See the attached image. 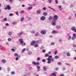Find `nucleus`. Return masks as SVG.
I'll list each match as a JSON object with an SVG mask.
<instances>
[{"label": "nucleus", "instance_id": "nucleus-1", "mask_svg": "<svg viewBox=\"0 0 76 76\" xmlns=\"http://www.w3.org/2000/svg\"><path fill=\"white\" fill-rule=\"evenodd\" d=\"M71 30L75 32H76V27L73 26L72 27Z\"/></svg>", "mask_w": 76, "mask_h": 76}, {"label": "nucleus", "instance_id": "nucleus-2", "mask_svg": "<svg viewBox=\"0 0 76 76\" xmlns=\"http://www.w3.org/2000/svg\"><path fill=\"white\" fill-rule=\"evenodd\" d=\"M58 16L56 15H55L53 18V19L54 20H57L58 19Z\"/></svg>", "mask_w": 76, "mask_h": 76}, {"label": "nucleus", "instance_id": "nucleus-3", "mask_svg": "<svg viewBox=\"0 0 76 76\" xmlns=\"http://www.w3.org/2000/svg\"><path fill=\"white\" fill-rule=\"evenodd\" d=\"M32 64L34 65H39V63L38 62L36 63L35 61H33L32 62Z\"/></svg>", "mask_w": 76, "mask_h": 76}, {"label": "nucleus", "instance_id": "nucleus-4", "mask_svg": "<svg viewBox=\"0 0 76 76\" xmlns=\"http://www.w3.org/2000/svg\"><path fill=\"white\" fill-rule=\"evenodd\" d=\"M56 20H53L52 21V22L51 23V24L53 26H55L56 25Z\"/></svg>", "mask_w": 76, "mask_h": 76}, {"label": "nucleus", "instance_id": "nucleus-5", "mask_svg": "<svg viewBox=\"0 0 76 76\" xmlns=\"http://www.w3.org/2000/svg\"><path fill=\"white\" fill-rule=\"evenodd\" d=\"M23 31H21L20 32L18 33V35L19 37H20V36L23 34Z\"/></svg>", "mask_w": 76, "mask_h": 76}, {"label": "nucleus", "instance_id": "nucleus-6", "mask_svg": "<svg viewBox=\"0 0 76 76\" xmlns=\"http://www.w3.org/2000/svg\"><path fill=\"white\" fill-rule=\"evenodd\" d=\"M46 33V32L44 30H42L41 31V34H42V35H45Z\"/></svg>", "mask_w": 76, "mask_h": 76}, {"label": "nucleus", "instance_id": "nucleus-7", "mask_svg": "<svg viewBox=\"0 0 76 76\" xmlns=\"http://www.w3.org/2000/svg\"><path fill=\"white\" fill-rule=\"evenodd\" d=\"M19 41L20 42L21 44H23V39H19Z\"/></svg>", "mask_w": 76, "mask_h": 76}, {"label": "nucleus", "instance_id": "nucleus-8", "mask_svg": "<svg viewBox=\"0 0 76 76\" xmlns=\"http://www.w3.org/2000/svg\"><path fill=\"white\" fill-rule=\"evenodd\" d=\"M45 19V17L44 16L41 17L40 18V20H44Z\"/></svg>", "mask_w": 76, "mask_h": 76}, {"label": "nucleus", "instance_id": "nucleus-9", "mask_svg": "<svg viewBox=\"0 0 76 76\" xmlns=\"http://www.w3.org/2000/svg\"><path fill=\"white\" fill-rule=\"evenodd\" d=\"M35 44V41H34L31 42V45L33 46L34 45V44Z\"/></svg>", "mask_w": 76, "mask_h": 76}, {"label": "nucleus", "instance_id": "nucleus-10", "mask_svg": "<svg viewBox=\"0 0 76 76\" xmlns=\"http://www.w3.org/2000/svg\"><path fill=\"white\" fill-rule=\"evenodd\" d=\"M37 69L38 72H39V71H40V70H39V69H40V66H39L38 65L37 66Z\"/></svg>", "mask_w": 76, "mask_h": 76}, {"label": "nucleus", "instance_id": "nucleus-11", "mask_svg": "<svg viewBox=\"0 0 76 76\" xmlns=\"http://www.w3.org/2000/svg\"><path fill=\"white\" fill-rule=\"evenodd\" d=\"M53 56H48V58H47V60H50L51 58H52Z\"/></svg>", "mask_w": 76, "mask_h": 76}, {"label": "nucleus", "instance_id": "nucleus-12", "mask_svg": "<svg viewBox=\"0 0 76 76\" xmlns=\"http://www.w3.org/2000/svg\"><path fill=\"white\" fill-rule=\"evenodd\" d=\"M8 10H10L11 9V7H10V5H8L7 6Z\"/></svg>", "mask_w": 76, "mask_h": 76}, {"label": "nucleus", "instance_id": "nucleus-13", "mask_svg": "<svg viewBox=\"0 0 76 76\" xmlns=\"http://www.w3.org/2000/svg\"><path fill=\"white\" fill-rule=\"evenodd\" d=\"M1 62L3 63H6V61L5 59H3L1 61Z\"/></svg>", "mask_w": 76, "mask_h": 76}, {"label": "nucleus", "instance_id": "nucleus-14", "mask_svg": "<svg viewBox=\"0 0 76 76\" xmlns=\"http://www.w3.org/2000/svg\"><path fill=\"white\" fill-rule=\"evenodd\" d=\"M37 14H40L41 13V10H37Z\"/></svg>", "mask_w": 76, "mask_h": 76}, {"label": "nucleus", "instance_id": "nucleus-15", "mask_svg": "<svg viewBox=\"0 0 76 76\" xmlns=\"http://www.w3.org/2000/svg\"><path fill=\"white\" fill-rule=\"evenodd\" d=\"M66 55L67 57H70V54L69 53H66Z\"/></svg>", "mask_w": 76, "mask_h": 76}, {"label": "nucleus", "instance_id": "nucleus-16", "mask_svg": "<svg viewBox=\"0 0 76 76\" xmlns=\"http://www.w3.org/2000/svg\"><path fill=\"white\" fill-rule=\"evenodd\" d=\"M8 35L9 36H11L12 35V32H9L8 33Z\"/></svg>", "mask_w": 76, "mask_h": 76}, {"label": "nucleus", "instance_id": "nucleus-17", "mask_svg": "<svg viewBox=\"0 0 76 76\" xmlns=\"http://www.w3.org/2000/svg\"><path fill=\"white\" fill-rule=\"evenodd\" d=\"M43 69L45 71H46V70H47V68L45 66H43Z\"/></svg>", "mask_w": 76, "mask_h": 76}, {"label": "nucleus", "instance_id": "nucleus-18", "mask_svg": "<svg viewBox=\"0 0 76 76\" xmlns=\"http://www.w3.org/2000/svg\"><path fill=\"white\" fill-rule=\"evenodd\" d=\"M43 15H44V16H47L48 14H47V12H44L43 13Z\"/></svg>", "mask_w": 76, "mask_h": 76}, {"label": "nucleus", "instance_id": "nucleus-19", "mask_svg": "<svg viewBox=\"0 0 76 76\" xmlns=\"http://www.w3.org/2000/svg\"><path fill=\"white\" fill-rule=\"evenodd\" d=\"M72 39V37L71 36H69L68 37V40H70Z\"/></svg>", "mask_w": 76, "mask_h": 76}, {"label": "nucleus", "instance_id": "nucleus-20", "mask_svg": "<svg viewBox=\"0 0 76 76\" xmlns=\"http://www.w3.org/2000/svg\"><path fill=\"white\" fill-rule=\"evenodd\" d=\"M28 10H31L32 9V7H29L27 8Z\"/></svg>", "mask_w": 76, "mask_h": 76}, {"label": "nucleus", "instance_id": "nucleus-21", "mask_svg": "<svg viewBox=\"0 0 76 76\" xmlns=\"http://www.w3.org/2000/svg\"><path fill=\"white\" fill-rule=\"evenodd\" d=\"M49 8V9H51L52 10H53L54 11V12H56V11L54 10V9H53L52 8H51V7H48Z\"/></svg>", "mask_w": 76, "mask_h": 76}, {"label": "nucleus", "instance_id": "nucleus-22", "mask_svg": "<svg viewBox=\"0 0 76 76\" xmlns=\"http://www.w3.org/2000/svg\"><path fill=\"white\" fill-rule=\"evenodd\" d=\"M38 35H39V33H36L35 35V36L37 37H38Z\"/></svg>", "mask_w": 76, "mask_h": 76}, {"label": "nucleus", "instance_id": "nucleus-23", "mask_svg": "<svg viewBox=\"0 0 76 76\" xmlns=\"http://www.w3.org/2000/svg\"><path fill=\"white\" fill-rule=\"evenodd\" d=\"M56 31L55 30H53L52 31V34H56Z\"/></svg>", "mask_w": 76, "mask_h": 76}, {"label": "nucleus", "instance_id": "nucleus-24", "mask_svg": "<svg viewBox=\"0 0 76 76\" xmlns=\"http://www.w3.org/2000/svg\"><path fill=\"white\" fill-rule=\"evenodd\" d=\"M24 20V18H22L20 20V22H22Z\"/></svg>", "mask_w": 76, "mask_h": 76}, {"label": "nucleus", "instance_id": "nucleus-25", "mask_svg": "<svg viewBox=\"0 0 76 76\" xmlns=\"http://www.w3.org/2000/svg\"><path fill=\"white\" fill-rule=\"evenodd\" d=\"M49 56V54H46L45 55V57H48Z\"/></svg>", "mask_w": 76, "mask_h": 76}, {"label": "nucleus", "instance_id": "nucleus-26", "mask_svg": "<svg viewBox=\"0 0 76 76\" xmlns=\"http://www.w3.org/2000/svg\"><path fill=\"white\" fill-rule=\"evenodd\" d=\"M14 56L15 57H18V54L17 53H15L14 54Z\"/></svg>", "mask_w": 76, "mask_h": 76}, {"label": "nucleus", "instance_id": "nucleus-27", "mask_svg": "<svg viewBox=\"0 0 76 76\" xmlns=\"http://www.w3.org/2000/svg\"><path fill=\"white\" fill-rule=\"evenodd\" d=\"M76 39V37H73V36L72 38V40H75Z\"/></svg>", "mask_w": 76, "mask_h": 76}, {"label": "nucleus", "instance_id": "nucleus-28", "mask_svg": "<svg viewBox=\"0 0 76 76\" xmlns=\"http://www.w3.org/2000/svg\"><path fill=\"white\" fill-rule=\"evenodd\" d=\"M56 28L57 29H60L61 28V26H56Z\"/></svg>", "mask_w": 76, "mask_h": 76}, {"label": "nucleus", "instance_id": "nucleus-29", "mask_svg": "<svg viewBox=\"0 0 76 76\" xmlns=\"http://www.w3.org/2000/svg\"><path fill=\"white\" fill-rule=\"evenodd\" d=\"M73 35V37H75V38H76V34H75V33H73L72 34Z\"/></svg>", "mask_w": 76, "mask_h": 76}, {"label": "nucleus", "instance_id": "nucleus-30", "mask_svg": "<svg viewBox=\"0 0 76 76\" xmlns=\"http://www.w3.org/2000/svg\"><path fill=\"white\" fill-rule=\"evenodd\" d=\"M50 61H51L52 62L54 61V59L53 58H51V59H50Z\"/></svg>", "mask_w": 76, "mask_h": 76}, {"label": "nucleus", "instance_id": "nucleus-31", "mask_svg": "<svg viewBox=\"0 0 76 76\" xmlns=\"http://www.w3.org/2000/svg\"><path fill=\"white\" fill-rule=\"evenodd\" d=\"M3 47H2V45H0V50H3Z\"/></svg>", "mask_w": 76, "mask_h": 76}, {"label": "nucleus", "instance_id": "nucleus-32", "mask_svg": "<svg viewBox=\"0 0 76 76\" xmlns=\"http://www.w3.org/2000/svg\"><path fill=\"white\" fill-rule=\"evenodd\" d=\"M55 59H58V56H55Z\"/></svg>", "mask_w": 76, "mask_h": 76}, {"label": "nucleus", "instance_id": "nucleus-33", "mask_svg": "<svg viewBox=\"0 0 76 76\" xmlns=\"http://www.w3.org/2000/svg\"><path fill=\"white\" fill-rule=\"evenodd\" d=\"M51 75L53 76H56V74H55L54 73H52L51 74Z\"/></svg>", "mask_w": 76, "mask_h": 76}, {"label": "nucleus", "instance_id": "nucleus-34", "mask_svg": "<svg viewBox=\"0 0 76 76\" xmlns=\"http://www.w3.org/2000/svg\"><path fill=\"white\" fill-rule=\"evenodd\" d=\"M48 64H50V63H51V61L50 60H48Z\"/></svg>", "mask_w": 76, "mask_h": 76}, {"label": "nucleus", "instance_id": "nucleus-35", "mask_svg": "<svg viewBox=\"0 0 76 76\" xmlns=\"http://www.w3.org/2000/svg\"><path fill=\"white\" fill-rule=\"evenodd\" d=\"M17 22H14L13 23H12V25H16V24H17Z\"/></svg>", "mask_w": 76, "mask_h": 76}, {"label": "nucleus", "instance_id": "nucleus-36", "mask_svg": "<svg viewBox=\"0 0 76 76\" xmlns=\"http://www.w3.org/2000/svg\"><path fill=\"white\" fill-rule=\"evenodd\" d=\"M38 47V45L37 44H35L34 45V47H35V48Z\"/></svg>", "mask_w": 76, "mask_h": 76}, {"label": "nucleus", "instance_id": "nucleus-37", "mask_svg": "<svg viewBox=\"0 0 76 76\" xmlns=\"http://www.w3.org/2000/svg\"><path fill=\"white\" fill-rule=\"evenodd\" d=\"M28 6H35L36 4H28Z\"/></svg>", "mask_w": 76, "mask_h": 76}, {"label": "nucleus", "instance_id": "nucleus-38", "mask_svg": "<svg viewBox=\"0 0 76 76\" xmlns=\"http://www.w3.org/2000/svg\"><path fill=\"white\" fill-rule=\"evenodd\" d=\"M32 54V52H28V54L30 55V54Z\"/></svg>", "mask_w": 76, "mask_h": 76}, {"label": "nucleus", "instance_id": "nucleus-39", "mask_svg": "<svg viewBox=\"0 0 76 76\" xmlns=\"http://www.w3.org/2000/svg\"><path fill=\"white\" fill-rule=\"evenodd\" d=\"M8 41H12V39L10 38H9L8 39Z\"/></svg>", "mask_w": 76, "mask_h": 76}, {"label": "nucleus", "instance_id": "nucleus-40", "mask_svg": "<svg viewBox=\"0 0 76 76\" xmlns=\"http://www.w3.org/2000/svg\"><path fill=\"white\" fill-rule=\"evenodd\" d=\"M21 13H22V14H23V13H25V11L23 10H22L20 12Z\"/></svg>", "mask_w": 76, "mask_h": 76}, {"label": "nucleus", "instance_id": "nucleus-41", "mask_svg": "<svg viewBox=\"0 0 76 76\" xmlns=\"http://www.w3.org/2000/svg\"><path fill=\"white\" fill-rule=\"evenodd\" d=\"M25 51V48H24L22 50V53H23V52H24V51Z\"/></svg>", "mask_w": 76, "mask_h": 76}, {"label": "nucleus", "instance_id": "nucleus-42", "mask_svg": "<svg viewBox=\"0 0 76 76\" xmlns=\"http://www.w3.org/2000/svg\"><path fill=\"white\" fill-rule=\"evenodd\" d=\"M55 1L56 4H58V2L57 0H55Z\"/></svg>", "mask_w": 76, "mask_h": 76}, {"label": "nucleus", "instance_id": "nucleus-43", "mask_svg": "<svg viewBox=\"0 0 76 76\" xmlns=\"http://www.w3.org/2000/svg\"><path fill=\"white\" fill-rule=\"evenodd\" d=\"M51 45H54V43L52 42L50 44Z\"/></svg>", "mask_w": 76, "mask_h": 76}, {"label": "nucleus", "instance_id": "nucleus-44", "mask_svg": "<svg viewBox=\"0 0 76 76\" xmlns=\"http://www.w3.org/2000/svg\"><path fill=\"white\" fill-rule=\"evenodd\" d=\"M52 18H53V17H50L49 18V20H52Z\"/></svg>", "mask_w": 76, "mask_h": 76}, {"label": "nucleus", "instance_id": "nucleus-45", "mask_svg": "<svg viewBox=\"0 0 76 76\" xmlns=\"http://www.w3.org/2000/svg\"><path fill=\"white\" fill-rule=\"evenodd\" d=\"M40 59H41V58H40L38 57L37 58V61H39Z\"/></svg>", "mask_w": 76, "mask_h": 76}, {"label": "nucleus", "instance_id": "nucleus-46", "mask_svg": "<svg viewBox=\"0 0 76 76\" xmlns=\"http://www.w3.org/2000/svg\"><path fill=\"white\" fill-rule=\"evenodd\" d=\"M73 47H74V48H75L76 47V44H74L73 45Z\"/></svg>", "mask_w": 76, "mask_h": 76}, {"label": "nucleus", "instance_id": "nucleus-47", "mask_svg": "<svg viewBox=\"0 0 76 76\" xmlns=\"http://www.w3.org/2000/svg\"><path fill=\"white\" fill-rule=\"evenodd\" d=\"M44 47L43 46H42L40 48V50H42V49H44Z\"/></svg>", "mask_w": 76, "mask_h": 76}, {"label": "nucleus", "instance_id": "nucleus-48", "mask_svg": "<svg viewBox=\"0 0 76 76\" xmlns=\"http://www.w3.org/2000/svg\"><path fill=\"white\" fill-rule=\"evenodd\" d=\"M9 16H13V14L11 13L10 14Z\"/></svg>", "mask_w": 76, "mask_h": 76}, {"label": "nucleus", "instance_id": "nucleus-49", "mask_svg": "<svg viewBox=\"0 0 76 76\" xmlns=\"http://www.w3.org/2000/svg\"><path fill=\"white\" fill-rule=\"evenodd\" d=\"M31 32L32 34H34V33H35V31H34V30H33L31 31Z\"/></svg>", "mask_w": 76, "mask_h": 76}, {"label": "nucleus", "instance_id": "nucleus-50", "mask_svg": "<svg viewBox=\"0 0 76 76\" xmlns=\"http://www.w3.org/2000/svg\"><path fill=\"white\" fill-rule=\"evenodd\" d=\"M58 64V65H59V66L60 65H61L62 64L61 63V62H59Z\"/></svg>", "mask_w": 76, "mask_h": 76}, {"label": "nucleus", "instance_id": "nucleus-51", "mask_svg": "<svg viewBox=\"0 0 76 76\" xmlns=\"http://www.w3.org/2000/svg\"><path fill=\"white\" fill-rule=\"evenodd\" d=\"M48 1H49V3H51V2H52V0H49Z\"/></svg>", "mask_w": 76, "mask_h": 76}, {"label": "nucleus", "instance_id": "nucleus-52", "mask_svg": "<svg viewBox=\"0 0 76 76\" xmlns=\"http://www.w3.org/2000/svg\"><path fill=\"white\" fill-rule=\"evenodd\" d=\"M26 45V43H22V46H24V45Z\"/></svg>", "mask_w": 76, "mask_h": 76}, {"label": "nucleus", "instance_id": "nucleus-53", "mask_svg": "<svg viewBox=\"0 0 76 76\" xmlns=\"http://www.w3.org/2000/svg\"><path fill=\"white\" fill-rule=\"evenodd\" d=\"M57 54V50H56L54 52L55 54Z\"/></svg>", "mask_w": 76, "mask_h": 76}, {"label": "nucleus", "instance_id": "nucleus-54", "mask_svg": "<svg viewBox=\"0 0 76 76\" xmlns=\"http://www.w3.org/2000/svg\"><path fill=\"white\" fill-rule=\"evenodd\" d=\"M45 51H46V50H45V49L43 50H42V53H45Z\"/></svg>", "mask_w": 76, "mask_h": 76}, {"label": "nucleus", "instance_id": "nucleus-55", "mask_svg": "<svg viewBox=\"0 0 76 76\" xmlns=\"http://www.w3.org/2000/svg\"><path fill=\"white\" fill-rule=\"evenodd\" d=\"M42 62H44V63H45L46 61L45 60V59H43L42 60Z\"/></svg>", "mask_w": 76, "mask_h": 76}, {"label": "nucleus", "instance_id": "nucleus-56", "mask_svg": "<svg viewBox=\"0 0 76 76\" xmlns=\"http://www.w3.org/2000/svg\"><path fill=\"white\" fill-rule=\"evenodd\" d=\"M39 42V41H35V44H38Z\"/></svg>", "mask_w": 76, "mask_h": 76}, {"label": "nucleus", "instance_id": "nucleus-57", "mask_svg": "<svg viewBox=\"0 0 76 76\" xmlns=\"http://www.w3.org/2000/svg\"><path fill=\"white\" fill-rule=\"evenodd\" d=\"M7 70L8 71H10V68H7Z\"/></svg>", "mask_w": 76, "mask_h": 76}, {"label": "nucleus", "instance_id": "nucleus-58", "mask_svg": "<svg viewBox=\"0 0 76 76\" xmlns=\"http://www.w3.org/2000/svg\"><path fill=\"white\" fill-rule=\"evenodd\" d=\"M47 9V8L45 7H44L43 8V10H46Z\"/></svg>", "mask_w": 76, "mask_h": 76}, {"label": "nucleus", "instance_id": "nucleus-59", "mask_svg": "<svg viewBox=\"0 0 76 76\" xmlns=\"http://www.w3.org/2000/svg\"><path fill=\"white\" fill-rule=\"evenodd\" d=\"M4 21H6L7 20V18H5L4 19Z\"/></svg>", "mask_w": 76, "mask_h": 76}, {"label": "nucleus", "instance_id": "nucleus-60", "mask_svg": "<svg viewBox=\"0 0 76 76\" xmlns=\"http://www.w3.org/2000/svg\"><path fill=\"white\" fill-rule=\"evenodd\" d=\"M15 72H13V71H12L11 72V74L12 75H14V74H15Z\"/></svg>", "mask_w": 76, "mask_h": 76}, {"label": "nucleus", "instance_id": "nucleus-61", "mask_svg": "<svg viewBox=\"0 0 76 76\" xmlns=\"http://www.w3.org/2000/svg\"><path fill=\"white\" fill-rule=\"evenodd\" d=\"M65 64H66V65H68V66H70V65L69 64H67V63H65Z\"/></svg>", "mask_w": 76, "mask_h": 76}, {"label": "nucleus", "instance_id": "nucleus-62", "mask_svg": "<svg viewBox=\"0 0 76 76\" xmlns=\"http://www.w3.org/2000/svg\"><path fill=\"white\" fill-rule=\"evenodd\" d=\"M9 1L10 3H12L13 1V0H9Z\"/></svg>", "mask_w": 76, "mask_h": 76}, {"label": "nucleus", "instance_id": "nucleus-63", "mask_svg": "<svg viewBox=\"0 0 76 76\" xmlns=\"http://www.w3.org/2000/svg\"><path fill=\"white\" fill-rule=\"evenodd\" d=\"M70 7H73V4H72L70 5Z\"/></svg>", "mask_w": 76, "mask_h": 76}, {"label": "nucleus", "instance_id": "nucleus-64", "mask_svg": "<svg viewBox=\"0 0 76 76\" xmlns=\"http://www.w3.org/2000/svg\"><path fill=\"white\" fill-rule=\"evenodd\" d=\"M64 75L63 74H61L60 75V76H64Z\"/></svg>", "mask_w": 76, "mask_h": 76}]
</instances>
